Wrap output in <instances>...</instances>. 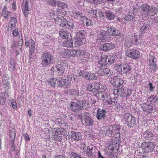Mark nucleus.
Segmentation results:
<instances>
[{
  "label": "nucleus",
  "instance_id": "nucleus-26",
  "mask_svg": "<svg viewBox=\"0 0 158 158\" xmlns=\"http://www.w3.org/2000/svg\"><path fill=\"white\" fill-rule=\"evenodd\" d=\"M107 31L111 35L116 36L118 35V30L114 28L108 27Z\"/></svg>",
  "mask_w": 158,
  "mask_h": 158
},
{
  "label": "nucleus",
  "instance_id": "nucleus-13",
  "mask_svg": "<svg viewBox=\"0 0 158 158\" xmlns=\"http://www.w3.org/2000/svg\"><path fill=\"white\" fill-rule=\"evenodd\" d=\"M60 26L67 29H71L73 27L74 24L73 21H67L65 19H63L62 22H61L60 24Z\"/></svg>",
  "mask_w": 158,
  "mask_h": 158
},
{
  "label": "nucleus",
  "instance_id": "nucleus-18",
  "mask_svg": "<svg viewBox=\"0 0 158 158\" xmlns=\"http://www.w3.org/2000/svg\"><path fill=\"white\" fill-rule=\"evenodd\" d=\"M85 100L78 101V102L81 106V110L82 109H86L89 106V101H90L89 98H86L85 96Z\"/></svg>",
  "mask_w": 158,
  "mask_h": 158
},
{
  "label": "nucleus",
  "instance_id": "nucleus-5",
  "mask_svg": "<svg viewBox=\"0 0 158 158\" xmlns=\"http://www.w3.org/2000/svg\"><path fill=\"white\" fill-rule=\"evenodd\" d=\"M141 148L144 152L149 153L153 151L155 146L152 142H143L141 145Z\"/></svg>",
  "mask_w": 158,
  "mask_h": 158
},
{
  "label": "nucleus",
  "instance_id": "nucleus-53",
  "mask_svg": "<svg viewBox=\"0 0 158 158\" xmlns=\"http://www.w3.org/2000/svg\"><path fill=\"white\" fill-rule=\"evenodd\" d=\"M93 148H89L87 150L86 152V154L88 156H91L93 155Z\"/></svg>",
  "mask_w": 158,
  "mask_h": 158
},
{
  "label": "nucleus",
  "instance_id": "nucleus-10",
  "mask_svg": "<svg viewBox=\"0 0 158 158\" xmlns=\"http://www.w3.org/2000/svg\"><path fill=\"white\" fill-rule=\"evenodd\" d=\"M126 54L128 57L132 59H136L140 56V53L138 50H127Z\"/></svg>",
  "mask_w": 158,
  "mask_h": 158
},
{
  "label": "nucleus",
  "instance_id": "nucleus-24",
  "mask_svg": "<svg viewBox=\"0 0 158 158\" xmlns=\"http://www.w3.org/2000/svg\"><path fill=\"white\" fill-rule=\"evenodd\" d=\"M77 73L79 76L81 77L84 78L88 79L89 72L85 70H81L79 69L77 70Z\"/></svg>",
  "mask_w": 158,
  "mask_h": 158
},
{
  "label": "nucleus",
  "instance_id": "nucleus-14",
  "mask_svg": "<svg viewBox=\"0 0 158 158\" xmlns=\"http://www.w3.org/2000/svg\"><path fill=\"white\" fill-rule=\"evenodd\" d=\"M102 94L103 95H102V99L103 98V101L105 103L113 105L115 104V102L111 100L109 94L104 92V94Z\"/></svg>",
  "mask_w": 158,
  "mask_h": 158
},
{
  "label": "nucleus",
  "instance_id": "nucleus-56",
  "mask_svg": "<svg viewBox=\"0 0 158 158\" xmlns=\"http://www.w3.org/2000/svg\"><path fill=\"white\" fill-rule=\"evenodd\" d=\"M64 19L61 18L60 17L57 16L56 18H54V20L56 24H59L60 25L61 22H62V20Z\"/></svg>",
  "mask_w": 158,
  "mask_h": 158
},
{
  "label": "nucleus",
  "instance_id": "nucleus-23",
  "mask_svg": "<svg viewBox=\"0 0 158 158\" xmlns=\"http://www.w3.org/2000/svg\"><path fill=\"white\" fill-rule=\"evenodd\" d=\"M122 74H127L129 73V72L131 71V68L130 66L128 64H124L122 65Z\"/></svg>",
  "mask_w": 158,
  "mask_h": 158
},
{
  "label": "nucleus",
  "instance_id": "nucleus-39",
  "mask_svg": "<svg viewBox=\"0 0 158 158\" xmlns=\"http://www.w3.org/2000/svg\"><path fill=\"white\" fill-rule=\"evenodd\" d=\"M47 4L53 6H56L57 1L55 0H46Z\"/></svg>",
  "mask_w": 158,
  "mask_h": 158
},
{
  "label": "nucleus",
  "instance_id": "nucleus-21",
  "mask_svg": "<svg viewBox=\"0 0 158 158\" xmlns=\"http://www.w3.org/2000/svg\"><path fill=\"white\" fill-rule=\"evenodd\" d=\"M82 118V121L84 122V124L85 125L90 126L93 125L94 121L89 116L86 115H84Z\"/></svg>",
  "mask_w": 158,
  "mask_h": 158
},
{
  "label": "nucleus",
  "instance_id": "nucleus-25",
  "mask_svg": "<svg viewBox=\"0 0 158 158\" xmlns=\"http://www.w3.org/2000/svg\"><path fill=\"white\" fill-rule=\"evenodd\" d=\"M64 129L61 127H57L55 128L52 132V134L54 135H62L64 132Z\"/></svg>",
  "mask_w": 158,
  "mask_h": 158
},
{
  "label": "nucleus",
  "instance_id": "nucleus-19",
  "mask_svg": "<svg viewBox=\"0 0 158 158\" xmlns=\"http://www.w3.org/2000/svg\"><path fill=\"white\" fill-rule=\"evenodd\" d=\"M58 84V87L65 86L67 88L69 87L70 83L67 82L66 80L61 77H57Z\"/></svg>",
  "mask_w": 158,
  "mask_h": 158
},
{
  "label": "nucleus",
  "instance_id": "nucleus-8",
  "mask_svg": "<svg viewBox=\"0 0 158 158\" xmlns=\"http://www.w3.org/2000/svg\"><path fill=\"white\" fill-rule=\"evenodd\" d=\"M153 52H151L148 56L149 64L150 68L152 70L156 69V58L153 55Z\"/></svg>",
  "mask_w": 158,
  "mask_h": 158
},
{
  "label": "nucleus",
  "instance_id": "nucleus-52",
  "mask_svg": "<svg viewBox=\"0 0 158 158\" xmlns=\"http://www.w3.org/2000/svg\"><path fill=\"white\" fill-rule=\"evenodd\" d=\"M17 19L16 18L13 17L11 18L10 21L11 23V27L12 28L15 26L16 23Z\"/></svg>",
  "mask_w": 158,
  "mask_h": 158
},
{
  "label": "nucleus",
  "instance_id": "nucleus-54",
  "mask_svg": "<svg viewBox=\"0 0 158 158\" xmlns=\"http://www.w3.org/2000/svg\"><path fill=\"white\" fill-rule=\"evenodd\" d=\"M74 15L77 18H85V14L79 11L76 12L75 13H74Z\"/></svg>",
  "mask_w": 158,
  "mask_h": 158
},
{
  "label": "nucleus",
  "instance_id": "nucleus-61",
  "mask_svg": "<svg viewBox=\"0 0 158 158\" xmlns=\"http://www.w3.org/2000/svg\"><path fill=\"white\" fill-rule=\"evenodd\" d=\"M155 98V96L154 95H152L148 98L147 99V102L149 103V104H151L153 100Z\"/></svg>",
  "mask_w": 158,
  "mask_h": 158
},
{
  "label": "nucleus",
  "instance_id": "nucleus-15",
  "mask_svg": "<svg viewBox=\"0 0 158 158\" xmlns=\"http://www.w3.org/2000/svg\"><path fill=\"white\" fill-rule=\"evenodd\" d=\"M15 130L14 128H11L9 129V137L11 139V147L13 148V151L15 150V146L14 145V142L16 136Z\"/></svg>",
  "mask_w": 158,
  "mask_h": 158
},
{
  "label": "nucleus",
  "instance_id": "nucleus-51",
  "mask_svg": "<svg viewBox=\"0 0 158 158\" xmlns=\"http://www.w3.org/2000/svg\"><path fill=\"white\" fill-rule=\"evenodd\" d=\"M85 34V31L84 30H81L77 33V35L79 37V38H83Z\"/></svg>",
  "mask_w": 158,
  "mask_h": 158
},
{
  "label": "nucleus",
  "instance_id": "nucleus-9",
  "mask_svg": "<svg viewBox=\"0 0 158 158\" xmlns=\"http://www.w3.org/2000/svg\"><path fill=\"white\" fill-rule=\"evenodd\" d=\"M100 87L101 85L100 83H90L88 85L87 89L89 91H92L94 92H97L98 93V90L100 89Z\"/></svg>",
  "mask_w": 158,
  "mask_h": 158
},
{
  "label": "nucleus",
  "instance_id": "nucleus-36",
  "mask_svg": "<svg viewBox=\"0 0 158 158\" xmlns=\"http://www.w3.org/2000/svg\"><path fill=\"white\" fill-rule=\"evenodd\" d=\"M118 138L117 137H113L112 138L110 144L117 147L118 145Z\"/></svg>",
  "mask_w": 158,
  "mask_h": 158
},
{
  "label": "nucleus",
  "instance_id": "nucleus-28",
  "mask_svg": "<svg viewBox=\"0 0 158 158\" xmlns=\"http://www.w3.org/2000/svg\"><path fill=\"white\" fill-rule=\"evenodd\" d=\"M35 42L32 39H31L30 40L29 43L28 42V40H25V45L27 47H29V48L30 49H35Z\"/></svg>",
  "mask_w": 158,
  "mask_h": 158
},
{
  "label": "nucleus",
  "instance_id": "nucleus-29",
  "mask_svg": "<svg viewBox=\"0 0 158 158\" xmlns=\"http://www.w3.org/2000/svg\"><path fill=\"white\" fill-rule=\"evenodd\" d=\"M73 41L74 42V46L75 47H78L82 44L81 39L78 37L75 38L73 39Z\"/></svg>",
  "mask_w": 158,
  "mask_h": 158
},
{
  "label": "nucleus",
  "instance_id": "nucleus-38",
  "mask_svg": "<svg viewBox=\"0 0 158 158\" xmlns=\"http://www.w3.org/2000/svg\"><path fill=\"white\" fill-rule=\"evenodd\" d=\"M56 5L58 7L62 8L63 10H64V9L68 7V6L66 3L60 1L57 2Z\"/></svg>",
  "mask_w": 158,
  "mask_h": 158
},
{
  "label": "nucleus",
  "instance_id": "nucleus-31",
  "mask_svg": "<svg viewBox=\"0 0 158 158\" xmlns=\"http://www.w3.org/2000/svg\"><path fill=\"white\" fill-rule=\"evenodd\" d=\"M105 15L107 19L110 20L113 19L115 16L114 13L110 11H106Z\"/></svg>",
  "mask_w": 158,
  "mask_h": 158
},
{
  "label": "nucleus",
  "instance_id": "nucleus-59",
  "mask_svg": "<svg viewBox=\"0 0 158 158\" xmlns=\"http://www.w3.org/2000/svg\"><path fill=\"white\" fill-rule=\"evenodd\" d=\"M151 12H152V15H154L156 14L158 12V9L156 7H151L150 9Z\"/></svg>",
  "mask_w": 158,
  "mask_h": 158
},
{
  "label": "nucleus",
  "instance_id": "nucleus-6",
  "mask_svg": "<svg viewBox=\"0 0 158 158\" xmlns=\"http://www.w3.org/2000/svg\"><path fill=\"white\" fill-rule=\"evenodd\" d=\"M111 83L117 88H119L124 83L123 80L118 78L117 76H114L110 80Z\"/></svg>",
  "mask_w": 158,
  "mask_h": 158
},
{
  "label": "nucleus",
  "instance_id": "nucleus-30",
  "mask_svg": "<svg viewBox=\"0 0 158 158\" xmlns=\"http://www.w3.org/2000/svg\"><path fill=\"white\" fill-rule=\"evenodd\" d=\"M106 35L104 34H99L98 35V38L96 40V42L97 43H100L106 40L105 36Z\"/></svg>",
  "mask_w": 158,
  "mask_h": 158
},
{
  "label": "nucleus",
  "instance_id": "nucleus-41",
  "mask_svg": "<svg viewBox=\"0 0 158 158\" xmlns=\"http://www.w3.org/2000/svg\"><path fill=\"white\" fill-rule=\"evenodd\" d=\"M15 62L13 60H10L9 67L11 70L14 71L15 69Z\"/></svg>",
  "mask_w": 158,
  "mask_h": 158
},
{
  "label": "nucleus",
  "instance_id": "nucleus-17",
  "mask_svg": "<svg viewBox=\"0 0 158 158\" xmlns=\"http://www.w3.org/2000/svg\"><path fill=\"white\" fill-rule=\"evenodd\" d=\"M70 136L72 140L78 141L82 139V135L80 132L72 131L71 132Z\"/></svg>",
  "mask_w": 158,
  "mask_h": 158
},
{
  "label": "nucleus",
  "instance_id": "nucleus-34",
  "mask_svg": "<svg viewBox=\"0 0 158 158\" xmlns=\"http://www.w3.org/2000/svg\"><path fill=\"white\" fill-rule=\"evenodd\" d=\"M56 13L57 16L61 17V18L63 19L64 18V16L66 15L67 12L64 10L58 8L57 10Z\"/></svg>",
  "mask_w": 158,
  "mask_h": 158
},
{
  "label": "nucleus",
  "instance_id": "nucleus-49",
  "mask_svg": "<svg viewBox=\"0 0 158 158\" xmlns=\"http://www.w3.org/2000/svg\"><path fill=\"white\" fill-rule=\"evenodd\" d=\"M133 43V40H131V39L128 40H126L124 44V46L126 47L129 48Z\"/></svg>",
  "mask_w": 158,
  "mask_h": 158
},
{
  "label": "nucleus",
  "instance_id": "nucleus-64",
  "mask_svg": "<svg viewBox=\"0 0 158 158\" xmlns=\"http://www.w3.org/2000/svg\"><path fill=\"white\" fill-rule=\"evenodd\" d=\"M147 25L145 24H144L140 29L141 31L143 33H145L147 31Z\"/></svg>",
  "mask_w": 158,
  "mask_h": 158
},
{
  "label": "nucleus",
  "instance_id": "nucleus-63",
  "mask_svg": "<svg viewBox=\"0 0 158 158\" xmlns=\"http://www.w3.org/2000/svg\"><path fill=\"white\" fill-rule=\"evenodd\" d=\"M9 79L7 78L6 79L3 80V84L9 87L10 85Z\"/></svg>",
  "mask_w": 158,
  "mask_h": 158
},
{
  "label": "nucleus",
  "instance_id": "nucleus-11",
  "mask_svg": "<svg viewBox=\"0 0 158 158\" xmlns=\"http://www.w3.org/2000/svg\"><path fill=\"white\" fill-rule=\"evenodd\" d=\"M98 76H101L104 75L106 77H110L112 74L113 72L108 68L100 69L97 71Z\"/></svg>",
  "mask_w": 158,
  "mask_h": 158
},
{
  "label": "nucleus",
  "instance_id": "nucleus-33",
  "mask_svg": "<svg viewBox=\"0 0 158 158\" xmlns=\"http://www.w3.org/2000/svg\"><path fill=\"white\" fill-rule=\"evenodd\" d=\"M36 53L34 51V50H31L29 52V60H35L37 58Z\"/></svg>",
  "mask_w": 158,
  "mask_h": 158
},
{
  "label": "nucleus",
  "instance_id": "nucleus-46",
  "mask_svg": "<svg viewBox=\"0 0 158 158\" xmlns=\"http://www.w3.org/2000/svg\"><path fill=\"white\" fill-rule=\"evenodd\" d=\"M55 78L52 77L49 79L48 83L49 85L53 87H55Z\"/></svg>",
  "mask_w": 158,
  "mask_h": 158
},
{
  "label": "nucleus",
  "instance_id": "nucleus-20",
  "mask_svg": "<svg viewBox=\"0 0 158 158\" xmlns=\"http://www.w3.org/2000/svg\"><path fill=\"white\" fill-rule=\"evenodd\" d=\"M106 111L105 110L98 109L97 112V118L100 120L102 118L104 119L106 117Z\"/></svg>",
  "mask_w": 158,
  "mask_h": 158
},
{
  "label": "nucleus",
  "instance_id": "nucleus-2",
  "mask_svg": "<svg viewBox=\"0 0 158 158\" xmlns=\"http://www.w3.org/2000/svg\"><path fill=\"white\" fill-rule=\"evenodd\" d=\"M67 65V64L64 65L62 64L54 66L51 69V73L53 74L56 75L58 76H62L64 74V72Z\"/></svg>",
  "mask_w": 158,
  "mask_h": 158
},
{
  "label": "nucleus",
  "instance_id": "nucleus-40",
  "mask_svg": "<svg viewBox=\"0 0 158 158\" xmlns=\"http://www.w3.org/2000/svg\"><path fill=\"white\" fill-rule=\"evenodd\" d=\"M108 62L109 64H111L113 63L115 58V56L110 55L106 57Z\"/></svg>",
  "mask_w": 158,
  "mask_h": 158
},
{
  "label": "nucleus",
  "instance_id": "nucleus-44",
  "mask_svg": "<svg viewBox=\"0 0 158 158\" xmlns=\"http://www.w3.org/2000/svg\"><path fill=\"white\" fill-rule=\"evenodd\" d=\"M31 10L30 8L28 5V2L27 1L25 0L23 2L22 7V10Z\"/></svg>",
  "mask_w": 158,
  "mask_h": 158
},
{
  "label": "nucleus",
  "instance_id": "nucleus-47",
  "mask_svg": "<svg viewBox=\"0 0 158 158\" xmlns=\"http://www.w3.org/2000/svg\"><path fill=\"white\" fill-rule=\"evenodd\" d=\"M61 135H53L52 139L56 141L60 142L62 139V136H61Z\"/></svg>",
  "mask_w": 158,
  "mask_h": 158
},
{
  "label": "nucleus",
  "instance_id": "nucleus-4",
  "mask_svg": "<svg viewBox=\"0 0 158 158\" xmlns=\"http://www.w3.org/2000/svg\"><path fill=\"white\" fill-rule=\"evenodd\" d=\"M84 54L83 50H64L60 55L64 58H69L70 56H75L77 55L80 56Z\"/></svg>",
  "mask_w": 158,
  "mask_h": 158
},
{
  "label": "nucleus",
  "instance_id": "nucleus-32",
  "mask_svg": "<svg viewBox=\"0 0 158 158\" xmlns=\"http://www.w3.org/2000/svg\"><path fill=\"white\" fill-rule=\"evenodd\" d=\"M107 64V58L106 56L102 57L101 60L99 61L98 64L100 65L101 67L105 66Z\"/></svg>",
  "mask_w": 158,
  "mask_h": 158
},
{
  "label": "nucleus",
  "instance_id": "nucleus-62",
  "mask_svg": "<svg viewBox=\"0 0 158 158\" xmlns=\"http://www.w3.org/2000/svg\"><path fill=\"white\" fill-rule=\"evenodd\" d=\"M11 104L13 108L16 110L17 109V105L16 103L15 102V100L14 99H12L11 102Z\"/></svg>",
  "mask_w": 158,
  "mask_h": 158
},
{
  "label": "nucleus",
  "instance_id": "nucleus-3",
  "mask_svg": "<svg viewBox=\"0 0 158 158\" xmlns=\"http://www.w3.org/2000/svg\"><path fill=\"white\" fill-rule=\"evenodd\" d=\"M122 118L123 121L130 127H133L136 124L135 117L129 113H125Z\"/></svg>",
  "mask_w": 158,
  "mask_h": 158
},
{
  "label": "nucleus",
  "instance_id": "nucleus-57",
  "mask_svg": "<svg viewBox=\"0 0 158 158\" xmlns=\"http://www.w3.org/2000/svg\"><path fill=\"white\" fill-rule=\"evenodd\" d=\"M97 76L94 74L89 72L88 80H95L97 79Z\"/></svg>",
  "mask_w": 158,
  "mask_h": 158
},
{
  "label": "nucleus",
  "instance_id": "nucleus-45",
  "mask_svg": "<svg viewBox=\"0 0 158 158\" xmlns=\"http://www.w3.org/2000/svg\"><path fill=\"white\" fill-rule=\"evenodd\" d=\"M134 18V14L130 12L128 15L125 16V19L127 21L132 20Z\"/></svg>",
  "mask_w": 158,
  "mask_h": 158
},
{
  "label": "nucleus",
  "instance_id": "nucleus-35",
  "mask_svg": "<svg viewBox=\"0 0 158 158\" xmlns=\"http://www.w3.org/2000/svg\"><path fill=\"white\" fill-rule=\"evenodd\" d=\"M60 36L64 39H66L68 38L69 35V33L66 31H59Z\"/></svg>",
  "mask_w": 158,
  "mask_h": 158
},
{
  "label": "nucleus",
  "instance_id": "nucleus-50",
  "mask_svg": "<svg viewBox=\"0 0 158 158\" xmlns=\"http://www.w3.org/2000/svg\"><path fill=\"white\" fill-rule=\"evenodd\" d=\"M85 20L83 21V23L84 25H85L87 26H90L92 24V22L90 19H88L85 17Z\"/></svg>",
  "mask_w": 158,
  "mask_h": 158
},
{
  "label": "nucleus",
  "instance_id": "nucleus-37",
  "mask_svg": "<svg viewBox=\"0 0 158 158\" xmlns=\"http://www.w3.org/2000/svg\"><path fill=\"white\" fill-rule=\"evenodd\" d=\"M115 147V146L110 144L106 147L105 150L106 152L111 153L114 150V148Z\"/></svg>",
  "mask_w": 158,
  "mask_h": 158
},
{
  "label": "nucleus",
  "instance_id": "nucleus-43",
  "mask_svg": "<svg viewBox=\"0 0 158 158\" xmlns=\"http://www.w3.org/2000/svg\"><path fill=\"white\" fill-rule=\"evenodd\" d=\"M86 96V98H89L90 101H89V102H90L93 104L96 103V101L94 99L93 96H92L89 94H87Z\"/></svg>",
  "mask_w": 158,
  "mask_h": 158
},
{
  "label": "nucleus",
  "instance_id": "nucleus-1",
  "mask_svg": "<svg viewBox=\"0 0 158 158\" xmlns=\"http://www.w3.org/2000/svg\"><path fill=\"white\" fill-rule=\"evenodd\" d=\"M54 57L48 52L44 53L42 56L41 64L44 67H46L52 64L54 62Z\"/></svg>",
  "mask_w": 158,
  "mask_h": 158
},
{
  "label": "nucleus",
  "instance_id": "nucleus-60",
  "mask_svg": "<svg viewBox=\"0 0 158 158\" xmlns=\"http://www.w3.org/2000/svg\"><path fill=\"white\" fill-rule=\"evenodd\" d=\"M81 148L82 149L83 152L85 153L89 148L86 146V144L85 143L81 144Z\"/></svg>",
  "mask_w": 158,
  "mask_h": 158
},
{
  "label": "nucleus",
  "instance_id": "nucleus-27",
  "mask_svg": "<svg viewBox=\"0 0 158 158\" xmlns=\"http://www.w3.org/2000/svg\"><path fill=\"white\" fill-rule=\"evenodd\" d=\"M120 129L119 126L114 124L109 126L110 130H112L113 134L118 133L119 132Z\"/></svg>",
  "mask_w": 158,
  "mask_h": 158
},
{
  "label": "nucleus",
  "instance_id": "nucleus-22",
  "mask_svg": "<svg viewBox=\"0 0 158 158\" xmlns=\"http://www.w3.org/2000/svg\"><path fill=\"white\" fill-rule=\"evenodd\" d=\"M71 108L73 111L75 112H77L78 111L81 110V106L78 102H72L71 104Z\"/></svg>",
  "mask_w": 158,
  "mask_h": 158
},
{
  "label": "nucleus",
  "instance_id": "nucleus-55",
  "mask_svg": "<svg viewBox=\"0 0 158 158\" xmlns=\"http://www.w3.org/2000/svg\"><path fill=\"white\" fill-rule=\"evenodd\" d=\"M73 41L71 40H68L65 43H64V46H66L68 47H73Z\"/></svg>",
  "mask_w": 158,
  "mask_h": 158
},
{
  "label": "nucleus",
  "instance_id": "nucleus-7",
  "mask_svg": "<svg viewBox=\"0 0 158 158\" xmlns=\"http://www.w3.org/2000/svg\"><path fill=\"white\" fill-rule=\"evenodd\" d=\"M141 107L143 111L148 113L154 112L156 110V108L155 107L146 103H142L141 105Z\"/></svg>",
  "mask_w": 158,
  "mask_h": 158
},
{
  "label": "nucleus",
  "instance_id": "nucleus-42",
  "mask_svg": "<svg viewBox=\"0 0 158 158\" xmlns=\"http://www.w3.org/2000/svg\"><path fill=\"white\" fill-rule=\"evenodd\" d=\"M104 130L106 129V131L104 130L103 131L104 133L106 134V135L108 136H110L112 134H114L112 132V130H110L109 129V127L107 128H106V127H104Z\"/></svg>",
  "mask_w": 158,
  "mask_h": 158
},
{
  "label": "nucleus",
  "instance_id": "nucleus-48",
  "mask_svg": "<svg viewBox=\"0 0 158 158\" xmlns=\"http://www.w3.org/2000/svg\"><path fill=\"white\" fill-rule=\"evenodd\" d=\"M122 65L123 64H115L114 67L115 69L120 74L122 73Z\"/></svg>",
  "mask_w": 158,
  "mask_h": 158
},
{
  "label": "nucleus",
  "instance_id": "nucleus-16",
  "mask_svg": "<svg viewBox=\"0 0 158 158\" xmlns=\"http://www.w3.org/2000/svg\"><path fill=\"white\" fill-rule=\"evenodd\" d=\"M143 137L146 140H152L153 139H156L157 136L153 134L149 130H147L144 131L143 134Z\"/></svg>",
  "mask_w": 158,
  "mask_h": 158
},
{
  "label": "nucleus",
  "instance_id": "nucleus-12",
  "mask_svg": "<svg viewBox=\"0 0 158 158\" xmlns=\"http://www.w3.org/2000/svg\"><path fill=\"white\" fill-rule=\"evenodd\" d=\"M142 11V13L144 14L145 16H148L150 15L151 10L150 6L147 4H144L141 5L139 6Z\"/></svg>",
  "mask_w": 158,
  "mask_h": 158
},
{
  "label": "nucleus",
  "instance_id": "nucleus-58",
  "mask_svg": "<svg viewBox=\"0 0 158 158\" xmlns=\"http://www.w3.org/2000/svg\"><path fill=\"white\" fill-rule=\"evenodd\" d=\"M11 13L8 11H2V15L6 19H7L8 16L10 15Z\"/></svg>",
  "mask_w": 158,
  "mask_h": 158
}]
</instances>
